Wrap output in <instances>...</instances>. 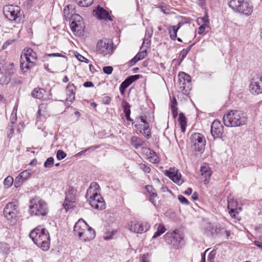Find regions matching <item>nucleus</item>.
<instances>
[{
	"label": "nucleus",
	"mask_w": 262,
	"mask_h": 262,
	"mask_svg": "<svg viewBox=\"0 0 262 262\" xmlns=\"http://www.w3.org/2000/svg\"><path fill=\"white\" fill-rule=\"evenodd\" d=\"M179 81L180 80L188 82H191V77L184 72H180L179 74Z\"/></svg>",
	"instance_id": "nucleus-37"
},
{
	"label": "nucleus",
	"mask_w": 262,
	"mask_h": 262,
	"mask_svg": "<svg viewBox=\"0 0 262 262\" xmlns=\"http://www.w3.org/2000/svg\"><path fill=\"white\" fill-rule=\"evenodd\" d=\"M224 124L227 127L243 125L247 122L245 114L238 111H231L223 117Z\"/></svg>",
	"instance_id": "nucleus-4"
},
{
	"label": "nucleus",
	"mask_w": 262,
	"mask_h": 262,
	"mask_svg": "<svg viewBox=\"0 0 262 262\" xmlns=\"http://www.w3.org/2000/svg\"><path fill=\"white\" fill-rule=\"evenodd\" d=\"M83 85L85 88L93 87L94 86V84L91 81H86L84 83Z\"/></svg>",
	"instance_id": "nucleus-61"
},
{
	"label": "nucleus",
	"mask_w": 262,
	"mask_h": 262,
	"mask_svg": "<svg viewBox=\"0 0 262 262\" xmlns=\"http://www.w3.org/2000/svg\"><path fill=\"white\" fill-rule=\"evenodd\" d=\"M21 61H20V69L24 72H26L28 69H29L31 67H32L34 65V62H28L24 61L22 60L23 59V57L21 56Z\"/></svg>",
	"instance_id": "nucleus-30"
},
{
	"label": "nucleus",
	"mask_w": 262,
	"mask_h": 262,
	"mask_svg": "<svg viewBox=\"0 0 262 262\" xmlns=\"http://www.w3.org/2000/svg\"><path fill=\"white\" fill-rule=\"evenodd\" d=\"M31 173L29 170H26L19 174V178H23L25 181L30 177Z\"/></svg>",
	"instance_id": "nucleus-46"
},
{
	"label": "nucleus",
	"mask_w": 262,
	"mask_h": 262,
	"mask_svg": "<svg viewBox=\"0 0 262 262\" xmlns=\"http://www.w3.org/2000/svg\"><path fill=\"white\" fill-rule=\"evenodd\" d=\"M136 127L138 129V130L143 135H145V136L148 138L150 135L149 134L150 132L149 130V128H147V129H145L143 127V124H138L135 125Z\"/></svg>",
	"instance_id": "nucleus-33"
},
{
	"label": "nucleus",
	"mask_w": 262,
	"mask_h": 262,
	"mask_svg": "<svg viewBox=\"0 0 262 262\" xmlns=\"http://www.w3.org/2000/svg\"><path fill=\"white\" fill-rule=\"evenodd\" d=\"M229 6L234 11L247 16L253 12V7L247 0H230Z\"/></svg>",
	"instance_id": "nucleus-5"
},
{
	"label": "nucleus",
	"mask_w": 262,
	"mask_h": 262,
	"mask_svg": "<svg viewBox=\"0 0 262 262\" xmlns=\"http://www.w3.org/2000/svg\"><path fill=\"white\" fill-rule=\"evenodd\" d=\"M7 76L9 78V81H10L11 77L15 74L16 70L14 68L13 63H10L6 68L3 69Z\"/></svg>",
	"instance_id": "nucleus-26"
},
{
	"label": "nucleus",
	"mask_w": 262,
	"mask_h": 262,
	"mask_svg": "<svg viewBox=\"0 0 262 262\" xmlns=\"http://www.w3.org/2000/svg\"><path fill=\"white\" fill-rule=\"evenodd\" d=\"M145 189L150 194L151 197L154 198L157 196V193L155 192V189L151 185L145 186Z\"/></svg>",
	"instance_id": "nucleus-40"
},
{
	"label": "nucleus",
	"mask_w": 262,
	"mask_h": 262,
	"mask_svg": "<svg viewBox=\"0 0 262 262\" xmlns=\"http://www.w3.org/2000/svg\"><path fill=\"white\" fill-rule=\"evenodd\" d=\"M224 133V127L221 122L215 120L211 125V134L214 139L221 138Z\"/></svg>",
	"instance_id": "nucleus-13"
},
{
	"label": "nucleus",
	"mask_w": 262,
	"mask_h": 262,
	"mask_svg": "<svg viewBox=\"0 0 262 262\" xmlns=\"http://www.w3.org/2000/svg\"><path fill=\"white\" fill-rule=\"evenodd\" d=\"M139 167L143 170L146 173H149L150 171V168L147 165L143 163H140L138 164Z\"/></svg>",
	"instance_id": "nucleus-47"
},
{
	"label": "nucleus",
	"mask_w": 262,
	"mask_h": 262,
	"mask_svg": "<svg viewBox=\"0 0 262 262\" xmlns=\"http://www.w3.org/2000/svg\"><path fill=\"white\" fill-rule=\"evenodd\" d=\"M76 12V11L73 6L71 5L67 6L63 10V15L66 20L67 21L71 20L72 15L74 14V13Z\"/></svg>",
	"instance_id": "nucleus-21"
},
{
	"label": "nucleus",
	"mask_w": 262,
	"mask_h": 262,
	"mask_svg": "<svg viewBox=\"0 0 262 262\" xmlns=\"http://www.w3.org/2000/svg\"><path fill=\"white\" fill-rule=\"evenodd\" d=\"M94 15L101 20H112L109 12L100 6H97L93 11Z\"/></svg>",
	"instance_id": "nucleus-14"
},
{
	"label": "nucleus",
	"mask_w": 262,
	"mask_h": 262,
	"mask_svg": "<svg viewBox=\"0 0 262 262\" xmlns=\"http://www.w3.org/2000/svg\"><path fill=\"white\" fill-rule=\"evenodd\" d=\"M94 0H78L77 3L81 7H88L91 6Z\"/></svg>",
	"instance_id": "nucleus-39"
},
{
	"label": "nucleus",
	"mask_w": 262,
	"mask_h": 262,
	"mask_svg": "<svg viewBox=\"0 0 262 262\" xmlns=\"http://www.w3.org/2000/svg\"><path fill=\"white\" fill-rule=\"evenodd\" d=\"M77 58L81 61L85 62L86 63L89 62L88 59H86L84 57L80 54H78V55L77 56Z\"/></svg>",
	"instance_id": "nucleus-58"
},
{
	"label": "nucleus",
	"mask_w": 262,
	"mask_h": 262,
	"mask_svg": "<svg viewBox=\"0 0 262 262\" xmlns=\"http://www.w3.org/2000/svg\"><path fill=\"white\" fill-rule=\"evenodd\" d=\"M150 227V224L146 222H139L136 221H132L128 224V228L130 232L139 234L146 232Z\"/></svg>",
	"instance_id": "nucleus-11"
},
{
	"label": "nucleus",
	"mask_w": 262,
	"mask_h": 262,
	"mask_svg": "<svg viewBox=\"0 0 262 262\" xmlns=\"http://www.w3.org/2000/svg\"><path fill=\"white\" fill-rule=\"evenodd\" d=\"M249 90L252 94L258 95L262 93V75L256 74L251 79Z\"/></svg>",
	"instance_id": "nucleus-12"
},
{
	"label": "nucleus",
	"mask_w": 262,
	"mask_h": 262,
	"mask_svg": "<svg viewBox=\"0 0 262 262\" xmlns=\"http://www.w3.org/2000/svg\"><path fill=\"white\" fill-rule=\"evenodd\" d=\"M149 256V254L146 253L145 254H143L142 256V260L141 262H150L149 259H148V257Z\"/></svg>",
	"instance_id": "nucleus-56"
},
{
	"label": "nucleus",
	"mask_w": 262,
	"mask_h": 262,
	"mask_svg": "<svg viewBox=\"0 0 262 262\" xmlns=\"http://www.w3.org/2000/svg\"><path fill=\"white\" fill-rule=\"evenodd\" d=\"M67 156V154L62 150H58L56 153V157L58 160H61Z\"/></svg>",
	"instance_id": "nucleus-45"
},
{
	"label": "nucleus",
	"mask_w": 262,
	"mask_h": 262,
	"mask_svg": "<svg viewBox=\"0 0 262 262\" xmlns=\"http://www.w3.org/2000/svg\"><path fill=\"white\" fill-rule=\"evenodd\" d=\"M25 180L23 179V178H19V174L16 178L15 181V187H18L19 186L24 182Z\"/></svg>",
	"instance_id": "nucleus-50"
},
{
	"label": "nucleus",
	"mask_w": 262,
	"mask_h": 262,
	"mask_svg": "<svg viewBox=\"0 0 262 262\" xmlns=\"http://www.w3.org/2000/svg\"><path fill=\"white\" fill-rule=\"evenodd\" d=\"M76 196L75 194H66V199L63 204L64 208L67 211L75 206Z\"/></svg>",
	"instance_id": "nucleus-18"
},
{
	"label": "nucleus",
	"mask_w": 262,
	"mask_h": 262,
	"mask_svg": "<svg viewBox=\"0 0 262 262\" xmlns=\"http://www.w3.org/2000/svg\"><path fill=\"white\" fill-rule=\"evenodd\" d=\"M76 194V190L72 187H70L68 192H66V194Z\"/></svg>",
	"instance_id": "nucleus-59"
},
{
	"label": "nucleus",
	"mask_w": 262,
	"mask_h": 262,
	"mask_svg": "<svg viewBox=\"0 0 262 262\" xmlns=\"http://www.w3.org/2000/svg\"><path fill=\"white\" fill-rule=\"evenodd\" d=\"M123 112L125 114V116L126 117V119L128 121H132V119L130 117V105L127 102H124V104H123Z\"/></svg>",
	"instance_id": "nucleus-32"
},
{
	"label": "nucleus",
	"mask_w": 262,
	"mask_h": 262,
	"mask_svg": "<svg viewBox=\"0 0 262 262\" xmlns=\"http://www.w3.org/2000/svg\"><path fill=\"white\" fill-rule=\"evenodd\" d=\"M76 87L73 83H69L66 88V93L68 95L67 101L71 102H73L75 99V92Z\"/></svg>",
	"instance_id": "nucleus-19"
},
{
	"label": "nucleus",
	"mask_w": 262,
	"mask_h": 262,
	"mask_svg": "<svg viewBox=\"0 0 262 262\" xmlns=\"http://www.w3.org/2000/svg\"><path fill=\"white\" fill-rule=\"evenodd\" d=\"M164 238L167 244L172 245L176 249L179 248L182 244L183 238L181 234L175 231L166 233Z\"/></svg>",
	"instance_id": "nucleus-10"
},
{
	"label": "nucleus",
	"mask_w": 262,
	"mask_h": 262,
	"mask_svg": "<svg viewBox=\"0 0 262 262\" xmlns=\"http://www.w3.org/2000/svg\"><path fill=\"white\" fill-rule=\"evenodd\" d=\"M30 237L33 243L43 251H47L50 246V238L48 231L45 228L38 226L32 230Z\"/></svg>",
	"instance_id": "nucleus-1"
},
{
	"label": "nucleus",
	"mask_w": 262,
	"mask_h": 262,
	"mask_svg": "<svg viewBox=\"0 0 262 262\" xmlns=\"http://www.w3.org/2000/svg\"><path fill=\"white\" fill-rule=\"evenodd\" d=\"M139 77V75H135L128 76L126 79L132 84L133 82L138 79Z\"/></svg>",
	"instance_id": "nucleus-49"
},
{
	"label": "nucleus",
	"mask_w": 262,
	"mask_h": 262,
	"mask_svg": "<svg viewBox=\"0 0 262 262\" xmlns=\"http://www.w3.org/2000/svg\"><path fill=\"white\" fill-rule=\"evenodd\" d=\"M165 231H166V229H165V227L162 224H159L158 226L157 230L154 234L152 238H157L158 237H159L161 235H162L163 233H164Z\"/></svg>",
	"instance_id": "nucleus-35"
},
{
	"label": "nucleus",
	"mask_w": 262,
	"mask_h": 262,
	"mask_svg": "<svg viewBox=\"0 0 262 262\" xmlns=\"http://www.w3.org/2000/svg\"><path fill=\"white\" fill-rule=\"evenodd\" d=\"M9 82V78L7 76L4 70L0 69V83L2 84H7Z\"/></svg>",
	"instance_id": "nucleus-34"
},
{
	"label": "nucleus",
	"mask_w": 262,
	"mask_h": 262,
	"mask_svg": "<svg viewBox=\"0 0 262 262\" xmlns=\"http://www.w3.org/2000/svg\"><path fill=\"white\" fill-rule=\"evenodd\" d=\"M97 52L104 56H109L114 51L113 43L108 39H102L99 40L96 46Z\"/></svg>",
	"instance_id": "nucleus-8"
},
{
	"label": "nucleus",
	"mask_w": 262,
	"mask_h": 262,
	"mask_svg": "<svg viewBox=\"0 0 262 262\" xmlns=\"http://www.w3.org/2000/svg\"><path fill=\"white\" fill-rule=\"evenodd\" d=\"M48 56L50 57H64V56L62 55L60 53H51L48 54Z\"/></svg>",
	"instance_id": "nucleus-60"
},
{
	"label": "nucleus",
	"mask_w": 262,
	"mask_h": 262,
	"mask_svg": "<svg viewBox=\"0 0 262 262\" xmlns=\"http://www.w3.org/2000/svg\"><path fill=\"white\" fill-rule=\"evenodd\" d=\"M80 21H83L82 18L79 14L76 13V12L74 13V14L72 15L71 18V20H69L70 23L72 21L80 22Z\"/></svg>",
	"instance_id": "nucleus-44"
},
{
	"label": "nucleus",
	"mask_w": 262,
	"mask_h": 262,
	"mask_svg": "<svg viewBox=\"0 0 262 262\" xmlns=\"http://www.w3.org/2000/svg\"><path fill=\"white\" fill-rule=\"evenodd\" d=\"M164 173L174 183L178 184L182 183L183 182L181 181V174L178 173V169L175 168H170L169 170H165Z\"/></svg>",
	"instance_id": "nucleus-15"
},
{
	"label": "nucleus",
	"mask_w": 262,
	"mask_h": 262,
	"mask_svg": "<svg viewBox=\"0 0 262 262\" xmlns=\"http://www.w3.org/2000/svg\"><path fill=\"white\" fill-rule=\"evenodd\" d=\"M3 213L7 220H10L14 224L19 213L18 202L15 201L8 203L4 209Z\"/></svg>",
	"instance_id": "nucleus-7"
},
{
	"label": "nucleus",
	"mask_w": 262,
	"mask_h": 262,
	"mask_svg": "<svg viewBox=\"0 0 262 262\" xmlns=\"http://www.w3.org/2000/svg\"><path fill=\"white\" fill-rule=\"evenodd\" d=\"M178 121L180 124L182 132H184L185 131L186 126V119L183 113L179 114Z\"/></svg>",
	"instance_id": "nucleus-31"
},
{
	"label": "nucleus",
	"mask_w": 262,
	"mask_h": 262,
	"mask_svg": "<svg viewBox=\"0 0 262 262\" xmlns=\"http://www.w3.org/2000/svg\"><path fill=\"white\" fill-rule=\"evenodd\" d=\"M180 88L181 91H183L185 94L188 93L191 90V82H186L180 80L179 81Z\"/></svg>",
	"instance_id": "nucleus-29"
},
{
	"label": "nucleus",
	"mask_w": 262,
	"mask_h": 262,
	"mask_svg": "<svg viewBox=\"0 0 262 262\" xmlns=\"http://www.w3.org/2000/svg\"><path fill=\"white\" fill-rule=\"evenodd\" d=\"M236 206V202H234L233 199L230 196L228 198V209L230 215L235 218L236 216L234 207Z\"/></svg>",
	"instance_id": "nucleus-24"
},
{
	"label": "nucleus",
	"mask_w": 262,
	"mask_h": 262,
	"mask_svg": "<svg viewBox=\"0 0 262 262\" xmlns=\"http://www.w3.org/2000/svg\"><path fill=\"white\" fill-rule=\"evenodd\" d=\"M131 144L136 149H138L139 147L141 146L144 143V141L141 138L133 136L130 140Z\"/></svg>",
	"instance_id": "nucleus-27"
},
{
	"label": "nucleus",
	"mask_w": 262,
	"mask_h": 262,
	"mask_svg": "<svg viewBox=\"0 0 262 262\" xmlns=\"http://www.w3.org/2000/svg\"><path fill=\"white\" fill-rule=\"evenodd\" d=\"M25 57L26 61L28 62H34L32 60L37 59V54L32 49L28 48L25 50L23 58Z\"/></svg>",
	"instance_id": "nucleus-20"
},
{
	"label": "nucleus",
	"mask_w": 262,
	"mask_h": 262,
	"mask_svg": "<svg viewBox=\"0 0 262 262\" xmlns=\"http://www.w3.org/2000/svg\"><path fill=\"white\" fill-rule=\"evenodd\" d=\"M148 150H149V155H150V156L149 158L150 159V161H151L155 163H157L158 161L157 156H151L152 155H154L155 153L153 151L150 150L149 149H148Z\"/></svg>",
	"instance_id": "nucleus-51"
},
{
	"label": "nucleus",
	"mask_w": 262,
	"mask_h": 262,
	"mask_svg": "<svg viewBox=\"0 0 262 262\" xmlns=\"http://www.w3.org/2000/svg\"><path fill=\"white\" fill-rule=\"evenodd\" d=\"M130 84V83L127 80V79H126L124 81L122 82L120 86L119 90L120 93L122 94H124L125 89Z\"/></svg>",
	"instance_id": "nucleus-38"
},
{
	"label": "nucleus",
	"mask_w": 262,
	"mask_h": 262,
	"mask_svg": "<svg viewBox=\"0 0 262 262\" xmlns=\"http://www.w3.org/2000/svg\"><path fill=\"white\" fill-rule=\"evenodd\" d=\"M113 70V68L111 66L104 67L103 68V71L105 74L110 75L112 74Z\"/></svg>",
	"instance_id": "nucleus-53"
},
{
	"label": "nucleus",
	"mask_w": 262,
	"mask_h": 262,
	"mask_svg": "<svg viewBox=\"0 0 262 262\" xmlns=\"http://www.w3.org/2000/svg\"><path fill=\"white\" fill-rule=\"evenodd\" d=\"M192 148L195 151L202 152L205 147L206 140L205 137L200 133L192 134L190 138Z\"/></svg>",
	"instance_id": "nucleus-9"
},
{
	"label": "nucleus",
	"mask_w": 262,
	"mask_h": 262,
	"mask_svg": "<svg viewBox=\"0 0 262 262\" xmlns=\"http://www.w3.org/2000/svg\"><path fill=\"white\" fill-rule=\"evenodd\" d=\"M14 111L13 110L11 115V120L12 123H14V121L16 120V113L15 112V114H14Z\"/></svg>",
	"instance_id": "nucleus-62"
},
{
	"label": "nucleus",
	"mask_w": 262,
	"mask_h": 262,
	"mask_svg": "<svg viewBox=\"0 0 262 262\" xmlns=\"http://www.w3.org/2000/svg\"><path fill=\"white\" fill-rule=\"evenodd\" d=\"M181 27V24L179 23L177 26H171L168 28V33L169 34L170 37L172 40H174L176 39L177 37V32Z\"/></svg>",
	"instance_id": "nucleus-22"
},
{
	"label": "nucleus",
	"mask_w": 262,
	"mask_h": 262,
	"mask_svg": "<svg viewBox=\"0 0 262 262\" xmlns=\"http://www.w3.org/2000/svg\"><path fill=\"white\" fill-rule=\"evenodd\" d=\"M206 24H203L199 28L198 33L202 34L205 31L206 28Z\"/></svg>",
	"instance_id": "nucleus-55"
},
{
	"label": "nucleus",
	"mask_w": 262,
	"mask_h": 262,
	"mask_svg": "<svg viewBox=\"0 0 262 262\" xmlns=\"http://www.w3.org/2000/svg\"><path fill=\"white\" fill-rule=\"evenodd\" d=\"M87 225L88 224L83 220H79L74 227L75 235H77L78 237L81 236L82 232H84V230L87 228Z\"/></svg>",
	"instance_id": "nucleus-16"
},
{
	"label": "nucleus",
	"mask_w": 262,
	"mask_h": 262,
	"mask_svg": "<svg viewBox=\"0 0 262 262\" xmlns=\"http://www.w3.org/2000/svg\"><path fill=\"white\" fill-rule=\"evenodd\" d=\"M43 105H40L38 107V111L37 114V118H38L40 116L42 115L41 114V109L43 108Z\"/></svg>",
	"instance_id": "nucleus-63"
},
{
	"label": "nucleus",
	"mask_w": 262,
	"mask_h": 262,
	"mask_svg": "<svg viewBox=\"0 0 262 262\" xmlns=\"http://www.w3.org/2000/svg\"><path fill=\"white\" fill-rule=\"evenodd\" d=\"M13 183V177L11 176H8L5 179L4 184L6 187L9 188L12 185Z\"/></svg>",
	"instance_id": "nucleus-41"
},
{
	"label": "nucleus",
	"mask_w": 262,
	"mask_h": 262,
	"mask_svg": "<svg viewBox=\"0 0 262 262\" xmlns=\"http://www.w3.org/2000/svg\"><path fill=\"white\" fill-rule=\"evenodd\" d=\"M99 188V185L97 183H92L87 190L85 197L93 208L97 210H103L105 208V204L102 197L98 193L97 190Z\"/></svg>",
	"instance_id": "nucleus-2"
},
{
	"label": "nucleus",
	"mask_w": 262,
	"mask_h": 262,
	"mask_svg": "<svg viewBox=\"0 0 262 262\" xmlns=\"http://www.w3.org/2000/svg\"><path fill=\"white\" fill-rule=\"evenodd\" d=\"M147 52L146 50H143L142 51L139 52L135 56L139 60L143 59L146 55Z\"/></svg>",
	"instance_id": "nucleus-48"
},
{
	"label": "nucleus",
	"mask_w": 262,
	"mask_h": 262,
	"mask_svg": "<svg viewBox=\"0 0 262 262\" xmlns=\"http://www.w3.org/2000/svg\"><path fill=\"white\" fill-rule=\"evenodd\" d=\"M46 93L44 89L36 88L33 89L31 93V96L35 98L41 99Z\"/></svg>",
	"instance_id": "nucleus-25"
},
{
	"label": "nucleus",
	"mask_w": 262,
	"mask_h": 262,
	"mask_svg": "<svg viewBox=\"0 0 262 262\" xmlns=\"http://www.w3.org/2000/svg\"><path fill=\"white\" fill-rule=\"evenodd\" d=\"M4 14L6 17L11 21L21 23L24 19L23 12L17 6L9 5L4 7Z\"/></svg>",
	"instance_id": "nucleus-6"
},
{
	"label": "nucleus",
	"mask_w": 262,
	"mask_h": 262,
	"mask_svg": "<svg viewBox=\"0 0 262 262\" xmlns=\"http://www.w3.org/2000/svg\"><path fill=\"white\" fill-rule=\"evenodd\" d=\"M48 212V204L41 199L35 197L30 200L29 213L31 215L44 216Z\"/></svg>",
	"instance_id": "nucleus-3"
},
{
	"label": "nucleus",
	"mask_w": 262,
	"mask_h": 262,
	"mask_svg": "<svg viewBox=\"0 0 262 262\" xmlns=\"http://www.w3.org/2000/svg\"><path fill=\"white\" fill-rule=\"evenodd\" d=\"M138 122H139V123H142V124H143V127L144 129L149 128L148 123L146 121L145 117L140 116V118L138 119Z\"/></svg>",
	"instance_id": "nucleus-43"
},
{
	"label": "nucleus",
	"mask_w": 262,
	"mask_h": 262,
	"mask_svg": "<svg viewBox=\"0 0 262 262\" xmlns=\"http://www.w3.org/2000/svg\"><path fill=\"white\" fill-rule=\"evenodd\" d=\"M13 41L12 40H7L6 42H5L3 46V48L4 49H5L6 48H7V46H8L9 45H10L11 43H12V42H13Z\"/></svg>",
	"instance_id": "nucleus-64"
},
{
	"label": "nucleus",
	"mask_w": 262,
	"mask_h": 262,
	"mask_svg": "<svg viewBox=\"0 0 262 262\" xmlns=\"http://www.w3.org/2000/svg\"><path fill=\"white\" fill-rule=\"evenodd\" d=\"M200 170L202 176L205 178V181H207L210 179L211 175V171L210 167L207 164H204L202 166Z\"/></svg>",
	"instance_id": "nucleus-23"
},
{
	"label": "nucleus",
	"mask_w": 262,
	"mask_h": 262,
	"mask_svg": "<svg viewBox=\"0 0 262 262\" xmlns=\"http://www.w3.org/2000/svg\"><path fill=\"white\" fill-rule=\"evenodd\" d=\"M95 237V230L88 225L87 228L84 230V232H82L81 236L79 237L84 242H87L93 239Z\"/></svg>",
	"instance_id": "nucleus-17"
},
{
	"label": "nucleus",
	"mask_w": 262,
	"mask_h": 262,
	"mask_svg": "<svg viewBox=\"0 0 262 262\" xmlns=\"http://www.w3.org/2000/svg\"><path fill=\"white\" fill-rule=\"evenodd\" d=\"M177 102L175 98H174L171 102V111L173 116L175 118L178 115V108L177 107Z\"/></svg>",
	"instance_id": "nucleus-36"
},
{
	"label": "nucleus",
	"mask_w": 262,
	"mask_h": 262,
	"mask_svg": "<svg viewBox=\"0 0 262 262\" xmlns=\"http://www.w3.org/2000/svg\"><path fill=\"white\" fill-rule=\"evenodd\" d=\"M138 61H139V60L135 56L130 61H129V66H134V64H136V62H137Z\"/></svg>",
	"instance_id": "nucleus-57"
},
{
	"label": "nucleus",
	"mask_w": 262,
	"mask_h": 262,
	"mask_svg": "<svg viewBox=\"0 0 262 262\" xmlns=\"http://www.w3.org/2000/svg\"><path fill=\"white\" fill-rule=\"evenodd\" d=\"M192 45H191L189 47H188L187 48H186V49L183 50V53H182V54L181 56V61H182L185 58L187 54H188V53L189 52L190 50L191 49V48L192 47Z\"/></svg>",
	"instance_id": "nucleus-52"
},
{
	"label": "nucleus",
	"mask_w": 262,
	"mask_h": 262,
	"mask_svg": "<svg viewBox=\"0 0 262 262\" xmlns=\"http://www.w3.org/2000/svg\"><path fill=\"white\" fill-rule=\"evenodd\" d=\"M70 27L73 32H78L81 31L83 28V21H80V22L72 21L70 23Z\"/></svg>",
	"instance_id": "nucleus-28"
},
{
	"label": "nucleus",
	"mask_w": 262,
	"mask_h": 262,
	"mask_svg": "<svg viewBox=\"0 0 262 262\" xmlns=\"http://www.w3.org/2000/svg\"><path fill=\"white\" fill-rule=\"evenodd\" d=\"M178 199L179 201L184 205H188L189 204V201L183 195H179L178 196Z\"/></svg>",
	"instance_id": "nucleus-54"
},
{
	"label": "nucleus",
	"mask_w": 262,
	"mask_h": 262,
	"mask_svg": "<svg viewBox=\"0 0 262 262\" xmlns=\"http://www.w3.org/2000/svg\"><path fill=\"white\" fill-rule=\"evenodd\" d=\"M54 165V158L53 157L48 158L45 162L43 166L46 168L51 167Z\"/></svg>",
	"instance_id": "nucleus-42"
}]
</instances>
